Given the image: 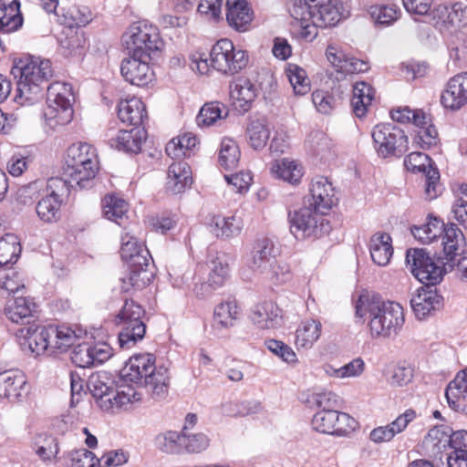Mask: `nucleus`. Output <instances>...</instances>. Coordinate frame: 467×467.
<instances>
[{
    "label": "nucleus",
    "instance_id": "nucleus-17",
    "mask_svg": "<svg viewBox=\"0 0 467 467\" xmlns=\"http://www.w3.org/2000/svg\"><path fill=\"white\" fill-rule=\"evenodd\" d=\"M113 128H109L105 132L108 144L118 150L125 152L139 153L146 140L144 129L133 128L130 130H120L116 136H113Z\"/></svg>",
    "mask_w": 467,
    "mask_h": 467
},
{
    "label": "nucleus",
    "instance_id": "nucleus-2",
    "mask_svg": "<svg viewBox=\"0 0 467 467\" xmlns=\"http://www.w3.org/2000/svg\"><path fill=\"white\" fill-rule=\"evenodd\" d=\"M152 354L145 353L131 357L120 370L123 383L145 387L154 399H164L169 389V373L163 366L156 367Z\"/></svg>",
    "mask_w": 467,
    "mask_h": 467
},
{
    "label": "nucleus",
    "instance_id": "nucleus-41",
    "mask_svg": "<svg viewBox=\"0 0 467 467\" xmlns=\"http://www.w3.org/2000/svg\"><path fill=\"white\" fill-rule=\"evenodd\" d=\"M211 272L207 283L212 289L222 287L229 277L230 258L224 254H217L211 261Z\"/></svg>",
    "mask_w": 467,
    "mask_h": 467
},
{
    "label": "nucleus",
    "instance_id": "nucleus-34",
    "mask_svg": "<svg viewBox=\"0 0 467 467\" xmlns=\"http://www.w3.org/2000/svg\"><path fill=\"white\" fill-rule=\"evenodd\" d=\"M368 248L372 261L385 266L393 255L392 238L387 233L377 232L370 237Z\"/></svg>",
    "mask_w": 467,
    "mask_h": 467
},
{
    "label": "nucleus",
    "instance_id": "nucleus-29",
    "mask_svg": "<svg viewBox=\"0 0 467 467\" xmlns=\"http://www.w3.org/2000/svg\"><path fill=\"white\" fill-rule=\"evenodd\" d=\"M192 183V170L185 161H173L168 168L166 190L171 194L185 191Z\"/></svg>",
    "mask_w": 467,
    "mask_h": 467
},
{
    "label": "nucleus",
    "instance_id": "nucleus-13",
    "mask_svg": "<svg viewBox=\"0 0 467 467\" xmlns=\"http://www.w3.org/2000/svg\"><path fill=\"white\" fill-rule=\"evenodd\" d=\"M151 59L152 57L128 55L120 65V73L125 81L140 88L152 84L155 80V73L150 66Z\"/></svg>",
    "mask_w": 467,
    "mask_h": 467
},
{
    "label": "nucleus",
    "instance_id": "nucleus-10",
    "mask_svg": "<svg viewBox=\"0 0 467 467\" xmlns=\"http://www.w3.org/2000/svg\"><path fill=\"white\" fill-rule=\"evenodd\" d=\"M406 264L412 275L426 286L439 284L445 273L443 266L435 263L424 249H408Z\"/></svg>",
    "mask_w": 467,
    "mask_h": 467
},
{
    "label": "nucleus",
    "instance_id": "nucleus-20",
    "mask_svg": "<svg viewBox=\"0 0 467 467\" xmlns=\"http://www.w3.org/2000/svg\"><path fill=\"white\" fill-rule=\"evenodd\" d=\"M254 11L246 0L226 1V21L234 30L243 33L251 28Z\"/></svg>",
    "mask_w": 467,
    "mask_h": 467
},
{
    "label": "nucleus",
    "instance_id": "nucleus-55",
    "mask_svg": "<svg viewBox=\"0 0 467 467\" xmlns=\"http://www.w3.org/2000/svg\"><path fill=\"white\" fill-rule=\"evenodd\" d=\"M47 92L48 104L72 106L70 99L73 94L70 84L55 81L47 87Z\"/></svg>",
    "mask_w": 467,
    "mask_h": 467
},
{
    "label": "nucleus",
    "instance_id": "nucleus-38",
    "mask_svg": "<svg viewBox=\"0 0 467 467\" xmlns=\"http://www.w3.org/2000/svg\"><path fill=\"white\" fill-rule=\"evenodd\" d=\"M199 144L196 135L185 132L172 138L165 147L166 154L171 159L189 158L193 154L194 149Z\"/></svg>",
    "mask_w": 467,
    "mask_h": 467
},
{
    "label": "nucleus",
    "instance_id": "nucleus-3",
    "mask_svg": "<svg viewBox=\"0 0 467 467\" xmlns=\"http://www.w3.org/2000/svg\"><path fill=\"white\" fill-rule=\"evenodd\" d=\"M65 173L70 183L79 188L85 187V182L93 180L99 171V156L97 148L88 142L71 144L66 151Z\"/></svg>",
    "mask_w": 467,
    "mask_h": 467
},
{
    "label": "nucleus",
    "instance_id": "nucleus-19",
    "mask_svg": "<svg viewBox=\"0 0 467 467\" xmlns=\"http://www.w3.org/2000/svg\"><path fill=\"white\" fill-rule=\"evenodd\" d=\"M120 257L129 267H148L150 254L143 243L125 233L121 235Z\"/></svg>",
    "mask_w": 467,
    "mask_h": 467
},
{
    "label": "nucleus",
    "instance_id": "nucleus-46",
    "mask_svg": "<svg viewBox=\"0 0 467 467\" xmlns=\"http://www.w3.org/2000/svg\"><path fill=\"white\" fill-rule=\"evenodd\" d=\"M32 449L43 462H52L59 451L55 437L47 433H37L32 440Z\"/></svg>",
    "mask_w": 467,
    "mask_h": 467
},
{
    "label": "nucleus",
    "instance_id": "nucleus-39",
    "mask_svg": "<svg viewBox=\"0 0 467 467\" xmlns=\"http://www.w3.org/2000/svg\"><path fill=\"white\" fill-rule=\"evenodd\" d=\"M245 133L247 141L253 149L261 150L265 148L270 137L266 119L252 117L247 124Z\"/></svg>",
    "mask_w": 467,
    "mask_h": 467
},
{
    "label": "nucleus",
    "instance_id": "nucleus-50",
    "mask_svg": "<svg viewBox=\"0 0 467 467\" xmlns=\"http://www.w3.org/2000/svg\"><path fill=\"white\" fill-rule=\"evenodd\" d=\"M74 109L72 106H59L48 104L44 111V118L51 129H57L70 123L73 119Z\"/></svg>",
    "mask_w": 467,
    "mask_h": 467
},
{
    "label": "nucleus",
    "instance_id": "nucleus-40",
    "mask_svg": "<svg viewBox=\"0 0 467 467\" xmlns=\"http://www.w3.org/2000/svg\"><path fill=\"white\" fill-rule=\"evenodd\" d=\"M240 307L234 298L220 303L214 308V328L229 329L234 326L238 318Z\"/></svg>",
    "mask_w": 467,
    "mask_h": 467
},
{
    "label": "nucleus",
    "instance_id": "nucleus-21",
    "mask_svg": "<svg viewBox=\"0 0 467 467\" xmlns=\"http://www.w3.org/2000/svg\"><path fill=\"white\" fill-rule=\"evenodd\" d=\"M250 319L260 329H275L283 324L281 309L272 301H264L254 306Z\"/></svg>",
    "mask_w": 467,
    "mask_h": 467
},
{
    "label": "nucleus",
    "instance_id": "nucleus-59",
    "mask_svg": "<svg viewBox=\"0 0 467 467\" xmlns=\"http://www.w3.org/2000/svg\"><path fill=\"white\" fill-rule=\"evenodd\" d=\"M400 9L395 5H379L370 7L371 17L380 25H390L400 16Z\"/></svg>",
    "mask_w": 467,
    "mask_h": 467
},
{
    "label": "nucleus",
    "instance_id": "nucleus-52",
    "mask_svg": "<svg viewBox=\"0 0 467 467\" xmlns=\"http://www.w3.org/2000/svg\"><path fill=\"white\" fill-rule=\"evenodd\" d=\"M441 236L442 237L443 252L451 259L457 254L464 242L462 232L456 224L450 223L444 226Z\"/></svg>",
    "mask_w": 467,
    "mask_h": 467
},
{
    "label": "nucleus",
    "instance_id": "nucleus-7",
    "mask_svg": "<svg viewBox=\"0 0 467 467\" xmlns=\"http://www.w3.org/2000/svg\"><path fill=\"white\" fill-rule=\"evenodd\" d=\"M212 68L225 76H234L246 67L249 62L247 51L236 48L229 38L217 40L210 50Z\"/></svg>",
    "mask_w": 467,
    "mask_h": 467
},
{
    "label": "nucleus",
    "instance_id": "nucleus-44",
    "mask_svg": "<svg viewBox=\"0 0 467 467\" xmlns=\"http://www.w3.org/2000/svg\"><path fill=\"white\" fill-rule=\"evenodd\" d=\"M322 325L315 319L303 321L296 331L295 343L297 348H310L321 335Z\"/></svg>",
    "mask_w": 467,
    "mask_h": 467
},
{
    "label": "nucleus",
    "instance_id": "nucleus-1",
    "mask_svg": "<svg viewBox=\"0 0 467 467\" xmlns=\"http://www.w3.org/2000/svg\"><path fill=\"white\" fill-rule=\"evenodd\" d=\"M11 74L18 78L15 100L21 106H29L43 98L44 86L53 76V68L48 59L24 55L14 60Z\"/></svg>",
    "mask_w": 467,
    "mask_h": 467
},
{
    "label": "nucleus",
    "instance_id": "nucleus-23",
    "mask_svg": "<svg viewBox=\"0 0 467 467\" xmlns=\"http://www.w3.org/2000/svg\"><path fill=\"white\" fill-rule=\"evenodd\" d=\"M270 173L275 179L297 186L301 183L305 170L299 161L293 158H281L271 162Z\"/></svg>",
    "mask_w": 467,
    "mask_h": 467
},
{
    "label": "nucleus",
    "instance_id": "nucleus-57",
    "mask_svg": "<svg viewBox=\"0 0 467 467\" xmlns=\"http://www.w3.org/2000/svg\"><path fill=\"white\" fill-rule=\"evenodd\" d=\"M52 348L58 349L60 352L67 351L74 346L78 337L70 327H52L51 326Z\"/></svg>",
    "mask_w": 467,
    "mask_h": 467
},
{
    "label": "nucleus",
    "instance_id": "nucleus-9",
    "mask_svg": "<svg viewBox=\"0 0 467 467\" xmlns=\"http://www.w3.org/2000/svg\"><path fill=\"white\" fill-rule=\"evenodd\" d=\"M371 137L374 149L381 158L400 157L408 150V136L392 123L377 124L371 131Z\"/></svg>",
    "mask_w": 467,
    "mask_h": 467
},
{
    "label": "nucleus",
    "instance_id": "nucleus-22",
    "mask_svg": "<svg viewBox=\"0 0 467 467\" xmlns=\"http://www.w3.org/2000/svg\"><path fill=\"white\" fill-rule=\"evenodd\" d=\"M118 117L122 123L139 128L148 119L146 104L135 96L123 99L118 104Z\"/></svg>",
    "mask_w": 467,
    "mask_h": 467
},
{
    "label": "nucleus",
    "instance_id": "nucleus-11",
    "mask_svg": "<svg viewBox=\"0 0 467 467\" xmlns=\"http://www.w3.org/2000/svg\"><path fill=\"white\" fill-rule=\"evenodd\" d=\"M405 322L402 306L394 301H386L380 312L369 320L368 326L373 337L397 336Z\"/></svg>",
    "mask_w": 467,
    "mask_h": 467
},
{
    "label": "nucleus",
    "instance_id": "nucleus-53",
    "mask_svg": "<svg viewBox=\"0 0 467 467\" xmlns=\"http://www.w3.org/2000/svg\"><path fill=\"white\" fill-rule=\"evenodd\" d=\"M62 202L43 196L37 202L36 210L39 219L47 223H56L61 216Z\"/></svg>",
    "mask_w": 467,
    "mask_h": 467
},
{
    "label": "nucleus",
    "instance_id": "nucleus-47",
    "mask_svg": "<svg viewBox=\"0 0 467 467\" xmlns=\"http://www.w3.org/2000/svg\"><path fill=\"white\" fill-rule=\"evenodd\" d=\"M241 157L239 146L235 140L230 138L223 139L218 153V161L225 171L237 168Z\"/></svg>",
    "mask_w": 467,
    "mask_h": 467
},
{
    "label": "nucleus",
    "instance_id": "nucleus-31",
    "mask_svg": "<svg viewBox=\"0 0 467 467\" xmlns=\"http://www.w3.org/2000/svg\"><path fill=\"white\" fill-rule=\"evenodd\" d=\"M51 326L41 327L30 325L20 329L21 335L25 337L24 346H27L30 352L35 355L44 353L48 348H52Z\"/></svg>",
    "mask_w": 467,
    "mask_h": 467
},
{
    "label": "nucleus",
    "instance_id": "nucleus-16",
    "mask_svg": "<svg viewBox=\"0 0 467 467\" xmlns=\"http://www.w3.org/2000/svg\"><path fill=\"white\" fill-rule=\"evenodd\" d=\"M326 57L335 71L343 76L358 74L369 69L368 62L348 57L342 48L336 44H329L326 49Z\"/></svg>",
    "mask_w": 467,
    "mask_h": 467
},
{
    "label": "nucleus",
    "instance_id": "nucleus-51",
    "mask_svg": "<svg viewBox=\"0 0 467 467\" xmlns=\"http://www.w3.org/2000/svg\"><path fill=\"white\" fill-rule=\"evenodd\" d=\"M228 110L226 107L218 101L205 103L200 109L196 120L201 127H209L217 120L226 118Z\"/></svg>",
    "mask_w": 467,
    "mask_h": 467
},
{
    "label": "nucleus",
    "instance_id": "nucleus-5",
    "mask_svg": "<svg viewBox=\"0 0 467 467\" xmlns=\"http://www.w3.org/2000/svg\"><path fill=\"white\" fill-rule=\"evenodd\" d=\"M289 11L293 18L306 20L314 17L321 28L335 26L342 19L339 0H293Z\"/></svg>",
    "mask_w": 467,
    "mask_h": 467
},
{
    "label": "nucleus",
    "instance_id": "nucleus-8",
    "mask_svg": "<svg viewBox=\"0 0 467 467\" xmlns=\"http://www.w3.org/2000/svg\"><path fill=\"white\" fill-rule=\"evenodd\" d=\"M325 214L313 208L290 212L288 220L291 233L296 238H320L329 234L332 227Z\"/></svg>",
    "mask_w": 467,
    "mask_h": 467
},
{
    "label": "nucleus",
    "instance_id": "nucleus-56",
    "mask_svg": "<svg viewBox=\"0 0 467 467\" xmlns=\"http://www.w3.org/2000/svg\"><path fill=\"white\" fill-rule=\"evenodd\" d=\"M182 437V432L180 434L173 431H167L155 437V446L158 450L165 453H180L182 451V444L181 442Z\"/></svg>",
    "mask_w": 467,
    "mask_h": 467
},
{
    "label": "nucleus",
    "instance_id": "nucleus-12",
    "mask_svg": "<svg viewBox=\"0 0 467 467\" xmlns=\"http://www.w3.org/2000/svg\"><path fill=\"white\" fill-rule=\"evenodd\" d=\"M404 165L408 171L424 173L425 194L429 200L435 199L441 191L440 173L431 165V158L422 152L414 151L406 156Z\"/></svg>",
    "mask_w": 467,
    "mask_h": 467
},
{
    "label": "nucleus",
    "instance_id": "nucleus-6",
    "mask_svg": "<svg viewBox=\"0 0 467 467\" xmlns=\"http://www.w3.org/2000/svg\"><path fill=\"white\" fill-rule=\"evenodd\" d=\"M145 310L133 300H126L115 317V324L120 327L119 344L122 349H130L146 334V324L143 321Z\"/></svg>",
    "mask_w": 467,
    "mask_h": 467
},
{
    "label": "nucleus",
    "instance_id": "nucleus-42",
    "mask_svg": "<svg viewBox=\"0 0 467 467\" xmlns=\"http://www.w3.org/2000/svg\"><path fill=\"white\" fill-rule=\"evenodd\" d=\"M355 307V317L364 318L369 315L370 319L380 312L386 301L382 300L379 294H358L352 299Z\"/></svg>",
    "mask_w": 467,
    "mask_h": 467
},
{
    "label": "nucleus",
    "instance_id": "nucleus-26",
    "mask_svg": "<svg viewBox=\"0 0 467 467\" xmlns=\"http://www.w3.org/2000/svg\"><path fill=\"white\" fill-rule=\"evenodd\" d=\"M87 386L94 398L104 408L105 404L112 403L111 394L114 392V379L108 371H97L92 373L88 379Z\"/></svg>",
    "mask_w": 467,
    "mask_h": 467
},
{
    "label": "nucleus",
    "instance_id": "nucleus-14",
    "mask_svg": "<svg viewBox=\"0 0 467 467\" xmlns=\"http://www.w3.org/2000/svg\"><path fill=\"white\" fill-rule=\"evenodd\" d=\"M281 254V249L276 246L274 241L263 236L254 241L251 250L250 267L254 270L273 271L276 275L279 272L273 266L276 258Z\"/></svg>",
    "mask_w": 467,
    "mask_h": 467
},
{
    "label": "nucleus",
    "instance_id": "nucleus-28",
    "mask_svg": "<svg viewBox=\"0 0 467 467\" xmlns=\"http://www.w3.org/2000/svg\"><path fill=\"white\" fill-rule=\"evenodd\" d=\"M27 392L26 380L23 374L13 371L0 373V398L15 402L19 401Z\"/></svg>",
    "mask_w": 467,
    "mask_h": 467
},
{
    "label": "nucleus",
    "instance_id": "nucleus-32",
    "mask_svg": "<svg viewBox=\"0 0 467 467\" xmlns=\"http://www.w3.org/2000/svg\"><path fill=\"white\" fill-rule=\"evenodd\" d=\"M445 397L450 408L467 414V368L456 375L446 388Z\"/></svg>",
    "mask_w": 467,
    "mask_h": 467
},
{
    "label": "nucleus",
    "instance_id": "nucleus-45",
    "mask_svg": "<svg viewBox=\"0 0 467 467\" xmlns=\"http://www.w3.org/2000/svg\"><path fill=\"white\" fill-rule=\"evenodd\" d=\"M446 224L441 219L429 216L428 221L420 226L411 227L413 236L422 244H431L441 237Z\"/></svg>",
    "mask_w": 467,
    "mask_h": 467
},
{
    "label": "nucleus",
    "instance_id": "nucleus-27",
    "mask_svg": "<svg viewBox=\"0 0 467 467\" xmlns=\"http://www.w3.org/2000/svg\"><path fill=\"white\" fill-rule=\"evenodd\" d=\"M465 15V8L462 3L451 5H439L432 12V20L435 27L441 31L460 26Z\"/></svg>",
    "mask_w": 467,
    "mask_h": 467
},
{
    "label": "nucleus",
    "instance_id": "nucleus-30",
    "mask_svg": "<svg viewBox=\"0 0 467 467\" xmlns=\"http://www.w3.org/2000/svg\"><path fill=\"white\" fill-rule=\"evenodd\" d=\"M210 232L217 238L230 239L240 234L243 229L242 219L235 214L224 216L212 214L207 223Z\"/></svg>",
    "mask_w": 467,
    "mask_h": 467
},
{
    "label": "nucleus",
    "instance_id": "nucleus-61",
    "mask_svg": "<svg viewBox=\"0 0 467 467\" xmlns=\"http://www.w3.org/2000/svg\"><path fill=\"white\" fill-rule=\"evenodd\" d=\"M181 442L182 449L190 453H199L209 446V439L203 433L190 434L182 431Z\"/></svg>",
    "mask_w": 467,
    "mask_h": 467
},
{
    "label": "nucleus",
    "instance_id": "nucleus-64",
    "mask_svg": "<svg viewBox=\"0 0 467 467\" xmlns=\"http://www.w3.org/2000/svg\"><path fill=\"white\" fill-rule=\"evenodd\" d=\"M265 346L273 354L277 356L283 361L287 363H296L297 361L296 354L292 348L283 341L277 339H268Z\"/></svg>",
    "mask_w": 467,
    "mask_h": 467
},
{
    "label": "nucleus",
    "instance_id": "nucleus-48",
    "mask_svg": "<svg viewBox=\"0 0 467 467\" xmlns=\"http://www.w3.org/2000/svg\"><path fill=\"white\" fill-rule=\"evenodd\" d=\"M130 273L128 281L123 279L122 292H138L147 289L154 275L147 267H129Z\"/></svg>",
    "mask_w": 467,
    "mask_h": 467
},
{
    "label": "nucleus",
    "instance_id": "nucleus-63",
    "mask_svg": "<svg viewBox=\"0 0 467 467\" xmlns=\"http://www.w3.org/2000/svg\"><path fill=\"white\" fill-rule=\"evenodd\" d=\"M415 140L416 143L424 150H430L440 144L438 130L432 124L420 129Z\"/></svg>",
    "mask_w": 467,
    "mask_h": 467
},
{
    "label": "nucleus",
    "instance_id": "nucleus-4",
    "mask_svg": "<svg viewBox=\"0 0 467 467\" xmlns=\"http://www.w3.org/2000/svg\"><path fill=\"white\" fill-rule=\"evenodd\" d=\"M121 44L128 55L135 57H153L164 47L158 27L145 20L131 23L121 36Z\"/></svg>",
    "mask_w": 467,
    "mask_h": 467
},
{
    "label": "nucleus",
    "instance_id": "nucleus-58",
    "mask_svg": "<svg viewBox=\"0 0 467 467\" xmlns=\"http://www.w3.org/2000/svg\"><path fill=\"white\" fill-rule=\"evenodd\" d=\"M127 385H121L116 390L115 394H111L112 403L105 404V409L108 410L110 407L116 406L121 408L129 403H133L140 400L141 394L135 389L131 383H126Z\"/></svg>",
    "mask_w": 467,
    "mask_h": 467
},
{
    "label": "nucleus",
    "instance_id": "nucleus-35",
    "mask_svg": "<svg viewBox=\"0 0 467 467\" xmlns=\"http://www.w3.org/2000/svg\"><path fill=\"white\" fill-rule=\"evenodd\" d=\"M441 294H414L410 306L417 319L423 320L443 306Z\"/></svg>",
    "mask_w": 467,
    "mask_h": 467
},
{
    "label": "nucleus",
    "instance_id": "nucleus-54",
    "mask_svg": "<svg viewBox=\"0 0 467 467\" xmlns=\"http://www.w3.org/2000/svg\"><path fill=\"white\" fill-rule=\"evenodd\" d=\"M285 75L296 95H305L310 90L309 79L301 67L288 64L285 67Z\"/></svg>",
    "mask_w": 467,
    "mask_h": 467
},
{
    "label": "nucleus",
    "instance_id": "nucleus-36",
    "mask_svg": "<svg viewBox=\"0 0 467 467\" xmlns=\"http://www.w3.org/2000/svg\"><path fill=\"white\" fill-rule=\"evenodd\" d=\"M375 88L367 82H357L353 86L351 107L356 117L363 118L367 115L375 99Z\"/></svg>",
    "mask_w": 467,
    "mask_h": 467
},
{
    "label": "nucleus",
    "instance_id": "nucleus-24",
    "mask_svg": "<svg viewBox=\"0 0 467 467\" xmlns=\"http://www.w3.org/2000/svg\"><path fill=\"white\" fill-rule=\"evenodd\" d=\"M233 105L240 111L247 112L257 96L255 86L244 77L234 79L229 86Z\"/></svg>",
    "mask_w": 467,
    "mask_h": 467
},
{
    "label": "nucleus",
    "instance_id": "nucleus-37",
    "mask_svg": "<svg viewBox=\"0 0 467 467\" xmlns=\"http://www.w3.org/2000/svg\"><path fill=\"white\" fill-rule=\"evenodd\" d=\"M37 304L31 296H20L10 299L5 308V314L14 323H22L37 310Z\"/></svg>",
    "mask_w": 467,
    "mask_h": 467
},
{
    "label": "nucleus",
    "instance_id": "nucleus-49",
    "mask_svg": "<svg viewBox=\"0 0 467 467\" xmlns=\"http://www.w3.org/2000/svg\"><path fill=\"white\" fill-rule=\"evenodd\" d=\"M306 143L309 150L321 159H330L335 156L332 140L323 131H311L307 136Z\"/></svg>",
    "mask_w": 467,
    "mask_h": 467
},
{
    "label": "nucleus",
    "instance_id": "nucleus-60",
    "mask_svg": "<svg viewBox=\"0 0 467 467\" xmlns=\"http://www.w3.org/2000/svg\"><path fill=\"white\" fill-rule=\"evenodd\" d=\"M336 417H338L337 410H319L312 419L313 428L321 433L333 435Z\"/></svg>",
    "mask_w": 467,
    "mask_h": 467
},
{
    "label": "nucleus",
    "instance_id": "nucleus-33",
    "mask_svg": "<svg viewBox=\"0 0 467 467\" xmlns=\"http://www.w3.org/2000/svg\"><path fill=\"white\" fill-rule=\"evenodd\" d=\"M105 218L125 227L129 220V203L116 193L106 194L101 202Z\"/></svg>",
    "mask_w": 467,
    "mask_h": 467
},
{
    "label": "nucleus",
    "instance_id": "nucleus-43",
    "mask_svg": "<svg viewBox=\"0 0 467 467\" xmlns=\"http://www.w3.org/2000/svg\"><path fill=\"white\" fill-rule=\"evenodd\" d=\"M22 252L20 239L14 234H5L0 238V267L13 265Z\"/></svg>",
    "mask_w": 467,
    "mask_h": 467
},
{
    "label": "nucleus",
    "instance_id": "nucleus-18",
    "mask_svg": "<svg viewBox=\"0 0 467 467\" xmlns=\"http://www.w3.org/2000/svg\"><path fill=\"white\" fill-rule=\"evenodd\" d=\"M310 206L321 213H327L336 204L335 189L325 176L315 177L309 186Z\"/></svg>",
    "mask_w": 467,
    "mask_h": 467
},
{
    "label": "nucleus",
    "instance_id": "nucleus-62",
    "mask_svg": "<svg viewBox=\"0 0 467 467\" xmlns=\"http://www.w3.org/2000/svg\"><path fill=\"white\" fill-rule=\"evenodd\" d=\"M224 411L229 416H247L258 413L262 407L261 403L256 400H244L240 402L229 403L223 406Z\"/></svg>",
    "mask_w": 467,
    "mask_h": 467
},
{
    "label": "nucleus",
    "instance_id": "nucleus-25",
    "mask_svg": "<svg viewBox=\"0 0 467 467\" xmlns=\"http://www.w3.org/2000/svg\"><path fill=\"white\" fill-rule=\"evenodd\" d=\"M450 431L446 426H437L429 431L421 442L424 453L433 459L442 460L450 446Z\"/></svg>",
    "mask_w": 467,
    "mask_h": 467
},
{
    "label": "nucleus",
    "instance_id": "nucleus-15",
    "mask_svg": "<svg viewBox=\"0 0 467 467\" xmlns=\"http://www.w3.org/2000/svg\"><path fill=\"white\" fill-rule=\"evenodd\" d=\"M441 104L446 109L457 111L467 105V71L448 79L441 94Z\"/></svg>",
    "mask_w": 467,
    "mask_h": 467
}]
</instances>
